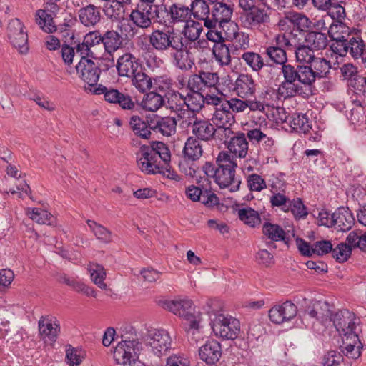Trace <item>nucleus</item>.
<instances>
[{
	"mask_svg": "<svg viewBox=\"0 0 366 366\" xmlns=\"http://www.w3.org/2000/svg\"><path fill=\"white\" fill-rule=\"evenodd\" d=\"M238 217L241 221L251 227H255L261 224L259 213L249 207L239 209Z\"/></svg>",
	"mask_w": 366,
	"mask_h": 366,
	"instance_id": "nucleus-44",
	"label": "nucleus"
},
{
	"mask_svg": "<svg viewBox=\"0 0 366 366\" xmlns=\"http://www.w3.org/2000/svg\"><path fill=\"white\" fill-rule=\"evenodd\" d=\"M204 309L209 317L212 329L217 337L222 340H233L238 337L240 331L239 321L232 317H225L219 310V300H208Z\"/></svg>",
	"mask_w": 366,
	"mask_h": 366,
	"instance_id": "nucleus-3",
	"label": "nucleus"
},
{
	"mask_svg": "<svg viewBox=\"0 0 366 366\" xmlns=\"http://www.w3.org/2000/svg\"><path fill=\"white\" fill-rule=\"evenodd\" d=\"M131 78L132 85L140 92H145L152 87L151 77L144 72L138 71Z\"/></svg>",
	"mask_w": 366,
	"mask_h": 366,
	"instance_id": "nucleus-51",
	"label": "nucleus"
},
{
	"mask_svg": "<svg viewBox=\"0 0 366 366\" xmlns=\"http://www.w3.org/2000/svg\"><path fill=\"white\" fill-rule=\"evenodd\" d=\"M297 314V307L291 301L287 300L281 305H275L269 311V320L275 324H281L295 318Z\"/></svg>",
	"mask_w": 366,
	"mask_h": 366,
	"instance_id": "nucleus-13",
	"label": "nucleus"
},
{
	"mask_svg": "<svg viewBox=\"0 0 366 366\" xmlns=\"http://www.w3.org/2000/svg\"><path fill=\"white\" fill-rule=\"evenodd\" d=\"M215 59L222 65H228L231 62V54L238 55L229 44L226 45L223 43L214 44L212 49Z\"/></svg>",
	"mask_w": 366,
	"mask_h": 366,
	"instance_id": "nucleus-37",
	"label": "nucleus"
},
{
	"mask_svg": "<svg viewBox=\"0 0 366 366\" xmlns=\"http://www.w3.org/2000/svg\"><path fill=\"white\" fill-rule=\"evenodd\" d=\"M35 22L42 31L47 34H52L57 29L51 14L46 10L39 9L36 11Z\"/></svg>",
	"mask_w": 366,
	"mask_h": 366,
	"instance_id": "nucleus-33",
	"label": "nucleus"
},
{
	"mask_svg": "<svg viewBox=\"0 0 366 366\" xmlns=\"http://www.w3.org/2000/svg\"><path fill=\"white\" fill-rule=\"evenodd\" d=\"M182 153L184 158L191 159L192 162L199 159L203 154L201 142L193 137H188L184 144Z\"/></svg>",
	"mask_w": 366,
	"mask_h": 366,
	"instance_id": "nucleus-32",
	"label": "nucleus"
},
{
	"mask_svg": "<svg viewBox=\"0 0 366 366\" xmlns=\"http://www.w3.org/2000/svg\"><path fill=\"white\" fill-rule=\"evenodd\" d=\"M89 271L91 272V278L93 282L99 288L102 290L106 289L107 285L104 282L106 277V272L104 267L99 264H94L93 266H90Z\"/></svg>",
	"mask_w": 366,
	"mask_h": 366,
	"instance_id": "nucleus-56",
	"label": "nucleus"
},
{
	"mask_svg": "<svg viewBox=\"0 0 366 366\" xmlns=\"http://www.w3.org/2000/svg\"><path fill=\"white\" fill-rule=\"evenodd\" d=\"M167 28H163L162 29H154L148 36L149 44L137 43V45L140 46L142 50H147L151 46L154 50L164 53L166 52V40H167Z\"/></svg>",
	"mask_w": 366,
	"mask_h": 366,
	"instance_id": "nucleus-19",
	"label": "nucleus"
},
{
	"mask_svg": "<svg viewBox=\"0 0 366 366\" xmlns=\"http://www.w3.org/2000/svg\"><path fill=\"white\" fill-rule=\"evenodd\" d=\"M149 146L142 145L136 154L137 162L139 169L147 174H161L164 172V167L161 162L157 159V156L152 154Z\"/></svg>",
	"mask_w": 366,
	"mask_h": 366,
	"instance_id": "nucleus-8",
	"label": "nucleus"
},
{
	"mask_svg": "<svg viewBox=\"0 0 366 366\" xmlns=\"http://www.w3.org/2000/svg\"><path fill=\"white\" fill-rule=\"evenodd\" d=\"M233 91L242 98L252 96L256 91V84L252 76L247 74H240L237 78Z\"/></svg>",
	"mask_w": 366,
	"mask_h": 366,
	"instance_id": "nucleus-21",
	"label": "nucleus"
},
{
	"mask_svg": "<svg viewBox=\"0 0 366 366\" xmlns=\"http://www.w3.org/2000/svg\"><path fill=\"white\" fill-rule=\"evenodd\" d=\"M290 211L296 219L304 218L307 215L306 207L304 205L301 199L290 200L285 212Z\"/></svg>",
	"mask_w": 366,
	"mask_h": 366,
	"instance_id": "nucleus-57",
	"label": "nucleus"
},
{
	"mask_svg": "<svg viewBox=\"0 0 366 366\" xmlns=\"http://www.w3.org/2000/svg\"><path fill=\"white\" fill-rule=\"evenodd\" d=\"M334 225L342 232L349 231L355 224V218L348 208L339 207L333 213Z\"/></svg>",
	"mask_w": 366,
	"mask_h": 366,
	"instance_id": "nucleus-28",
	"label": "nucleus"
},
{
	"mask_svg": "<svg viewBox=\"0 0 366 366\" xmlns=\"http://www.w3.org/2000/svg\"><path fill=\"white\" fill-rule=\"evenodd\" d=\"M284 81L277 89V95L285 99L300 95L308 96L312 93L310 67L306 65L285 64L281 67Z\"/></svg>",
	"mask_w": 366,
	"mask_h": 366,
	"instance_id": "nucleus-1",
	"label": "nucleus"
},
{
	"mask_svg": "<svg viewBox=\"0 0 366 366\" xmlns=\"http://www.w3.org/2000/svg\"><path fill=\"white\" fill-rule=\"evenodd\" d=\"M332 27L333 24H332L327 30L330 37L333 40H335V42L331 45V49L335 53L341 56H344L348 52V39H345L344 36H341V38H335L332 33Z\"/></svg>",
	"mask_w": 366,
	"mask_h": 366,
	"instance_id": "nucleus-54",
	"label": "nucleus"
},
{
	"mask_svg": "<svg viewBox=\"0 0 366 366\" xmlns=\"http://www.w3.org/2000/svg\"><path fill=\"white\" fill-rule=\"evenodd\" d=\"M149 122H145L137 115H133L130 118L129 125L134 134L141 138L148 139L151 134Z\"/></svg>",
	"mask_w": 366,
	"mask_h": 366,
	"instance_id": "nucleus-41",
	"label": "nucleus"
},
{
	"mask_svg": "<svg viewBox=\"0 0 366 366\" xmlns=\"http://www.w3.org/2000/svg\"><path fill=\"white\" fill-rule=\"evenodd\" d=\"M295 58L297 62L309 64L315 58L314 49L308 44L297 43L295 50Z\"/></svg>",
	"mask_w": 366,
	"mask_h": 366,
	"instance_id": "nucleus-46",
	"label": "nucleus"
},
{
	"mask_svg": "<svg viewBox=\"0 0 366 366\" xmlns=\"http://www.w3.org/2000/svg\"><path fill=\"white\" fill-rule=\"evenodd\" d=\"M204 95L201 91H190L184 96L185 107L192 113L199 112L204 105Z\"/></svg>",
	"mask_w": 366,
	"mask_h": 366,
	"instance_id": "nucleus-36",
	"label": "nucleus"
},
{
	"mask_svg": "<svg viewBox=\"0 0 366 366\" xmlns=\"http://www.w3.org/2000/svg\"><path fill=\"white\" fill-rule=\"evenodd\" d=\"M192 48L188 46L181 48L171 53V59L173 65L182 71H189L195 64L194 59L190 51Z\"/></svg>",
	"mask_w": 366,
	"mask_h": 366,
	"instance_id": "nucleus-20",
	"label": "nucleus"
},
{
	"mask_svg": "<svg viewBox=\"0 0 366 366\" xmlns=\"http://www.w3.org/2000/svg\"><path fill=\"white\" fill-rule=\"evenodd\" d=\"M290 123L292 127L300 132L307 133L311 129L309 119L304 114H295Z\"/></svg>",
	"mask_w": 366,
	"mask_h": 366,
	"instance_id": "nucleus-55",
	"label": "nucleus"
},
{
	"mask_svg": "<svg viewBox=\"0 0 366 366\" xmlns=\"http://www.w3.org/2000/svg\"><path fill=\"white\" fill-rule=\"evenodd\" d=\"M129 17L138 29H148L152 26L154 19L152 7L144 3H138L135 9L132 10Z\"/></svg>",
	"mask_w": 366,
	"mask_h": 366,
	"instance_id": "nucleus-14",
	"label": "nucleus"
},
{
	"mask_svg": "<svg viewBox=\"0 0 366 366\" xmlns=\"http://www.w3.org/2000/svg\"><path fill=\"white\" fill-rule=\"evenodd\" d=\"M215 166L210 162H206L202 169L209 178H213L221 189L227 188L234 192L239 189L241 180L235 177L237 167L236 159L227 151H222L216 159Z\"/></svg>",
	"mask_w": 366,
	"mask_h": 366,
	"instance_id": "nucleus-2",
	"label": "nucleus"
},
{
	"mask_svg": "<svg viewBox=\"0 0 366 366\" xmlns=\"http://www.w3.org/2000/svg\"><path fill=\"white\" fill-rule=\"evenodd\" d=\"M222 345H203L199 350L200 358L207 364H214L222 355Z\"/></svg>",
	"mask_w": 366,
	"mask_h": 366,
	"instance_id": "nucleus-34",
	"label": "nucleus"
},
{
	"mask_svg": "<svg viewBox=\"0 0 366 366\" xmlns=\"http://www.w3.org/2000/svg\"><path fill=\"white\" fill-rule=\"evenodd\" d=\"M159 305L176 315L190 320L188 335L193 336L192 340L195 342L199 341L200 332L199 331V322L193 320L194 307L193 302L189 299L182 300H164L159 301Z\"/></svg>",
	"mask_w": 366,
	"mask_h": 366,
	"instance_id": "nucleus-5",
	"label": "nucleus"
},
{
	"mask_svg": "<svg viewBox=\"0 0 366 366\" xmlns=\"http://www.w3.org/2000/svg\"><path fill=\"white\" fill-rule=\"evenodd\" d=\"M149 126L155 132H159L164 136H171L176 130L177 122L170 117H156L150 119Z\"/></svg>",
	"mask_w": 366,
	"mask_h": 366,
	"instance_id": "nucleus-24",
	"label": "nucleus"
},
{
	"mask_svg": "<svg viewBox=\"0 0 366 366\" xmlns=\"http://www.w3.org/2000/svg\"><path fill=\"white\" fill-rule=\"evenodd\" d=\"M86 223L94 234L100 242L109 243L112 241V232L94 220L88 219Z\"/></svg>",
	"mask_w": 366,
	"mask_h": 366,
	"instance_id": "nucleus-47",
	"label": "nucleus"
},
{
	"mask_svg": "<svg viewBox=\"0 0 366 366\" xmlns=\"http://www.w3.org/2000/svg\"><path fill=\"white\" fill-rule=\"evenodd\" d=\"M332 257L339 263L346 262L352 254V250L350 247L347 246L346 243L341 242L337 244L335 248L332 247Z\"/></svg>",
	"mask_w": 366,
	"mask_h": 366,
	"instance_id": "nucleus-58",
	"label": "nucleus"
},
{
	"mask_svg": "<svg viewBox=\"0 0 366 366\" xmlns=\"http://www.w3.org/2000/svg\"><path fill=\"white\" fill-rule=\"evenodd\" d=\"M209 17L205 21V26L208 29H216L217 26L224 30L225 24H229L233 30L237 25L231 21L234 9L231 4L223 1H217L212 4Z\"/></svg>",
	"mask_w": 366,
	"mask_h": 366,
	"instance_id": "nucleus-6",
	"label": "nucleus"
},
{
	"mask_svg": "<svg viewBox=\"0 0 366 366\" xmlns=\"http://www.w3.org/2000/svg\"><path fill=\"white\" fill-rule=\"evenodd\" d=\"M140 340L144 343H171L169 332L164 329L145 328L140 333Z\"/></svg>",
	"mask_w": 366,
	"mask_h": 366,
	"instance_id": "nucleus-25",
	"label": "nucleus"
},
{
	"mask_svg": "<svg viewBox=\"0 0 366 366\" xmlns=\"http://www.w3.org/2000/svg\"><path fill=\"white\" fill-rule=\"evenodd\" d=\"M164 104L165 99L164 97L157 92H151L144 96L142 102V107L145 110L156 112Z\"/></svg>",
	"mask_w": 366,
	"mask_h": 366,
	"instance_id": "nucleus-40",
	"label": "nucleus"
},
{
	"mask_svg": "<svg viewBox=\"0 0 366 366\" xmlns=\"http://www.w3.org/2000/svg\"><path fill=\"white\" fill-rule=\"evenodd\" d=\"M11 44L16 49H19L20 53L25 54L29 50L28 36L24 30L14 35V37L9 38Z\"/></svg>",
	"mask_w": 366,
	"mask_h": 366,
	"instance_id": "nucleus-60",
	"label": "nucleus"
},
{
	"mask_svg": "<svg viewBox=\"0 0 366 366\" xmlns=\"http://www.w3.org/2000/svg\"><path fill=\"white\" fill-rule=\"evenodd\" d=\"M103 11L105 15L112 21H119L124 16V6L114 0L104 4Z\"/></svg>",
	"mask_w": 366,
	"mask_h": 366,
	"instance_id": "nucleus-50",
	"label": "nucleus"
},
{
	"mask_svg": "<svg viewBox=\"0 0 366 366\" xmlns=\"http://www.w3.org/2000/svg\"><path fill=\"white\" fill-rule=\"evenodd\" d=\"M265 54L269 59L274 64L285 65L287 62V55L286 51L279 46L277 44L274 46H269L266 48Z\"/></svg>",
	"mask_w": 366,
	"mask_h": 366,
	"instance_id": "nucleus-48",
	"label": "nucleus"
},
{
	"mask_svg": "<svg viewBox=\"0 0 366 366\" xmlns=\"http://www.w3.org/2000/svg\"><path fill=\"white\" fill-rule=\"evenodd\" d=\"M327 11L329 16L333 20L340 24L342 23L346 16L344 6L335 0L332 1V5L330 6V9H327Z\"/></svg>",
	"mask_w": 366,
	"mask_h": 366,
	"instance_id": "nucleus-61",
	"label": "nucleus"
},
{
	"mask_svg": "<svg viewBox=\"0 0 366 366\" xmlns=\"http://www.w3.org/2000/svg\"><path fill=\"white\" fill-rule=\"evenodd\" d=\"M330 321H332L343 343L345 341L350 343H362V341H365L357 332L359 319L354 312L347 309L339 310L332 315Z\"/></svg>",
	"mask_w": 366,
	"mask_h": 366,
	"instance_id": "nucleus-4",
	"label": "nucleus"
},
{
	"mask_svg": "<svg viewBox=\"0 0 366 366\" xmlns=\"http://www.w3.org/2000/svg\"><path fill=\"white\" fill-rule=\"evenodd\" d=\"M39 331L45 342H55L60 332V325L56 320L41 317L39 321Z\"/></svg>",
	"mask_w": 366,
	"mask_h": 366,
	"instance_id": "nucleus-18",
	"label": "nucleus"
},
{
	"mask_svg": "<svg viewBox=\"0 0 366 366\" xmlns=\"http://www.w3.org/2000/svg\"><path fill=\"white\" fill-rule=\"evenodd\" d=\"M305 41L315 50H323L328 45L326 34L317 31H310L307 32L305 36Z\"/></svg>",
	"mask_w": 366,
	"mask_h": 366,
	"instance_id": "nucleus-35",
	"label": "nucleus"
},
{
	"mask_svg": "<svg viewBox=\"0 0 366 366\" xmlns=\"http://www.w3.org/2000/svg\"><path fill=\"white\" fill-rule=\"evenodd\" d=\"M247 183L250 191L260 192L267 188L265 180L260 175L257 174L248 175Z\"/></svg>",
	"mask_w": 366,
	"mask_h": 366,
	"instance_id": "nucleus-62",
	"label": "nucleus"
},
{
	"mask_svg": "<svg viewBox=\"0 0 366 366\" xmlns=\"http://www.w3.org/2000/svg\"><path fill=\"white\" fill-rule=\"evenodd\" d=\"M241 21L244 27L247 29H257L262 24L269 22V15L264 9L255 6L241 15Z\"/></svg>",
	"mask_w": 366,
	"mask_h": 366,
	"instance_id": "nucleus-15",
	"label": "nucleus"
},
{
	"mask_svg": "<svg viewBox=\"0 0 366 366\" xmlns=\"http://www.w3.org/2000/svg\"><path fill=\"white\" fill-rule=\"evenodd\" d=\"M95 94H104V99L109 103L118 104L124 110L134 112L137 110L139 105L136 104L130 95L122 93L112 87L98 85L93 91Z\"/></svg>",
	"mask_w": 366,
	"mask_h": 366,
	"instance_id": "nucleus-7",
	"label": "nucleus"
},
{
	"mask_svg": "<svg viewBox=\"0 0 366 366\" xmlns=\"http://www.w3.org/2000/svg\"><path fill=\"white\" fill-rule=\"evenodd\" d=\"M225 37L232 38L231 43L229 44L236 53H239V50H245L249 47V38L247 34L234 31L232 34H229L225 32Z\"/></svg>",
	"mask_w": 366,
	"mask_h": 366,
	"instance_id": "nucleus-42",
	"label": "nucleus"
},
{
	"mask_svg": "<svg viewBox=\"0 0 366 366\" xmlns=\"http://www.w3.org/2000/svg\"><path fill=\"white\" fill-rule=\"evenodd\" d=\"M348 51L352 57L355 59L360 58V56L362 54V51L365 49V44L361 39H357L355 37H351L348 40Z\"/></svg>",
	"mask_w": 366,
	"mask_h": 366,
	"instance_id": "nucleus-63",
	"label": "nucleus"
},
{
	"mask_svg": "<svg viewBox=\"0 0 366 366\" xmlns=\"http://www.w3.org/2000/svg\"><path fill=\"white\" fill-rule=\"evenodd\" d=\"M140 64L138 59L129 52L120 56L116 63V68L120 76L130 78L138 71Z\"/></svg>",
	"mask_w": 366,
	"mask_h": 366,
	"instance_id": "nucleus-16",
	"label": "nucleus"
},
{
	"mask_svg": "<svg viewBox=\"0 0 366 366\" xmlns=\"http://www.w3.org/2000/svg\"><path fill=\"white\" fill-rule=\"evenodd\" d=\"M166 44V51H171V53L183 48L184 43L179 31L167 27Z\"/></svg>",
	"mask_w": 366,
	"mask_h": 366,
	"instance_id": "nucleus-45",
	"label": "nucleus"
},
{
	"mask_svg": "<svg viewBox=\"0 0 366 366\" xmlns=\"http://www.w3.org/2000/svg\"><path fill=\"white\" fill-rule=\"evenodd\" d=\"M182 124L192 127L194 138L199 141L208 142L214 138L217 129L209 121L199 119L196 114L189 117L188 119L182 121Z\"/></svg>",
	"mask_w": 366,
	"mask_h": 366,
	"instance_id": "nucleus-9",
	"label": "nucleus"
},
{
	"mask_svg": "<svg viewBox=\"0 0 366 366\" xmlns=\"http://www.w3.org/2000/svg\"><path fill=\"white\" fill-rule=\"evenodd\" d=\"M227 143L229 153H232L236 157L244 158L248 152V142L246 135L241 132H237L231 137L229 141L224 140Z\"/></svg>",
	"mask_w": 366,
	"mask_h": 366,
	"instance_id": "nucleus-22",
	"label": "nucleus"
},
{
	"mask_svg": "<svg viewBox=\"0 0 366 366\" xmlns=\"http://www.w3.org/2000/svg\"><path fill=\"white\" fill-rule=\"evenodd\" d=\"M79 19L85 26H94L101 20L100 6L89 4L79 10Z\"/></svg>",
	"mask_w": 366,
	"mask_h": 366,
	"instance_id": "nucleus-27",
	"label": "nucleus"
},
{
	"mask_svg": "<svg viewBox=\"0 0 366 366\" xmlns=\"http://www.w3.org/2000/svg\"><path fill=\"white\" fill-rule=\"evenodd\" d=\"M323 366H345L342 354L336 350H330L323 357Z\"/></svg>",
	"mask_w": 366,
	"mask_h": 366,
	"instance_id": "nucleus-59",
	"label": "nucleus"
},
{
	"mask_svg": "<svg viewBox=\"0 0 366 366\" xmlns=\"http://www.w3.org/2000/svg\"><path fill=\"white\" fill-rule=\"evenodd\" d=\"M169 14L174 22L185 21L191 16L190 8L182 4H173L170 6Z\"/></svg>",
	"mask_w": 366,
	"mask_h": 366,
	"instance_id": "nucleus-49",
	"label": "nucleus"
},
{
	"mask_svg": "<svg viewBox=\"0 0 366 366\" xmlns=\"http://www.w3.org/2000/svg\"><path fill=\"white\" fill-rule=\"evenodd\" d=\"M86 357V350L81 346L69 345L66 350V361L69 366H79Z\"/></svg>",
	"mask_w": 366,
	"mask_h": 366,
	"instance_id": "nucleus-43",
	"label": "nucleus"
},
{
	"mask_svg": "<svg viewBox=\"0 0 366 366\" xmlns=\"http://www.w3.org/2000/svg\"><path fill=\"white\" fill-rule=\"evenodd\" d=\"M29 215L33 221L39 224L51 225L54 223V217L52 214L40 208H34Z\"/></svg>",
	"mask_w": 366,
	"mask_h": 366,
	"instance_id": "nucleus-52",
	"label": "nucleus"
},
{
	"mask_svg": "<svg viewBox=\"0 0 366 366\" xmlns=\"http://www.w3.org/2000/svg\"><path fill=\"white\" fill-rule=\"evenodd\" d=\"M149 149H152L150 152L152 154L157 156L158 160H162L165 164L170 161V152L169 148L165 144L162 142H153L151 147L149 146Z\"/></svg>",
	"mask_w": 366,
	"mask_h": 366,
	"instance_id": "nucleus-53",
	"label": "nucleus"
},
{
	"mask_svg": "<svg viewBox=\"0 0 366 366\" xmlns=\"http://www.w3.org/2000/svg\"><path fill=\"white\" fill-rule=\"evenodd\" d=\"M242 59L246 64L254 72L259 73L265 67H271V65L264 63L262 56L254 51H247L242 55Z\"/></svg>",
	"mask_w": 366,
	"mask_h": 366,
	"instance_id": "nucleus-38",
	"label": "nucleus"
},
{
	"mask_svg": "<svg viewBox=\"0 0 366 366\" xmlns=\"http://www.w3.org/2000/svg\"><path fill=\"white\" fill-rule=\"evenodd\" d=\"M287 19L291 24L292 31L289 36H297L296 33L305 36L310 31L311 20L308 16L302 12L287 13Z\"/></svg>",
	"mask_w": 366,
	"mask_h": 366,
	"instance_id": "nucleus-17",
	"label": "nucleus"
},
{
	"mask_svg": "<svg viewBox=\"0 0 366 366\" xmlns=\"http://www.w3.org/2000/svg\"><path fill=\"white\" fill-rule=\"evenodd\" d=\"M212 120L217 128L220 127H232L235 123L234 115L222 114L217 112H214Z\"/></svg>",
	"mask_w": 366,
	"mask_h": 366,
	"instance_id": "nucleus-64",
	"label": "nucleus"
},
{
	"mask_svg": "<svg viewBox=\"0 0 366 366\" xmlns=\"http://www.w3.org/2000/svg\"><path fill=\"white\" fill-rule=\"evenodd\" d=\"M307 67H310L312 73L310 76L311 87H314V84L317 79H321L329 73L331 68L330 61L326 60L325 58L315 57L310 61Z\"/></svg>",
	"mask_w": 366,
	"mask_h": 366,
	"instance_id": "nucleus-30",
	"label": "nucleus"
},
{
	"mask_svg": "<svg viewBox=\"0 0 366 366\" xmlns=\"http://www.w3.org/2000/svg\"><path fill=\"white\" fill-rule=\"evenodd\" d=\"M102 45L105 53L111 55L123 47V38L115 30H107L103 33Z\"/></svg>",
	"mask_w": 366,
	"mask_h": 366,
	"instance_id": "nucleus-29",
	"label": "nucleus"
},
{
	"mask_svg": "<svg viewBox=\"0 0 366 366\" xmlns=\"http://www.w3.org/2000/svg\"><path fill=\"white\" fill-rule=\"evenodd\" d=\"M262 233L270 240L267 242L269 249L277 247L274 242L283 241L285 244L288 243V238L285 237V230L278 224L265 222L262 227Z\"/></svg>",
	"mask_w": 366,
	"mask_h": 366,
	"instance_id": "nucleus-23",
	"label": "nucleus"
},
{
	"mask_svg": "<svg viewBox=\"0 0 366 366\" xmlns=\"http://www.w3.org/2000/svg\"><path fill=\"white\" fill-rule=\"evenodd\" d=\"M209 4L204 0H193L190 5L191 14L195 19L204 21V25L205 21L208 19L210 14Z\"/></svg>",
	"mask_w": 366,
	"mask_h": 366,
	"instance_id": "nucleus-39",
	"label": "nucleus"
},
{
	"mask_svg": "<svg viewBox=\"0 0 366 366\" xmlns=\"http://www.w3.org/2000/svg\"><path fill=\"white\" fill-rule=\"evenodd\" d=\"M219 82L217 73L199 71L197 74H192L187 81V89L189 91H204L207 88L214 87Z\"/></svg>",
	"mask_w": 366,
	"mask_h": 366,
	"instance_id": "nucleus-12",
	"label": "nucleus"
},
{
	"mask_svg": "<svg viewBox=\"0 0 366 366\" xmlns=\"http://www.w3.org/2000/svg\"><path fill=\"white\" fill-rule=\"evenodd\" d=\"M202 31V27L199 22L191 21L187 23L182 31H179L182 37L184 47H195L197 41L199 39Z\"/></svg>",
	"mask_w": 366,
	"mask_h": 366,
	"instance_id": "nucleus-26",
	"label": "nucleus"
},
{
	"mask_svg": "<svg viewBox=\"0 0 366 366\" xmlns=\"http://www.w3.org/2000/svg\"><path fill=\"white\" fill-rule=\"evenodd\" d=\"M76 69L79 77L88 84L92 91V87L96 86L99 81L100 69L92 60L83 56L76 66Z\"/></svg>",
	"mask_w": 366,
	"mask_h": 366,
	"instance_id": "nucleus-11",
	"label": "nucleus"
},
{
	"mask_svg": "<svg viewBox=\"0 0 366 366\" xmlns=\"http://www.w3.org/2000/svg\"><path fill=\"white\" fill-rule=\"evenodd\" d=\"M139 351L138 345H117L113 351L114 358L123 366H142L138 361Z\"/></svg>",
	"mask_w": 366,
	"mask_h": 366,
	"instance_id": "nucleus-10",
	"label": "nucleus"
},
{
	"mask_svg": "<svg viewBox=\"0 0 366 366\" xmlns=\"http://www.w3.org/2000/svg\"><path fill=\"white\" fill-rule=\"evenodd\" d=\"M166 107L172 112H176L179 117H182L185 114V101L184 96L178 92L169 91L165 95Z\"/></svg>",
	"mask_w": 366,
	"mask_h": 366,
	"instance_id": "nucleus-31",
	"label": "nucleus"
}]
</instances>
